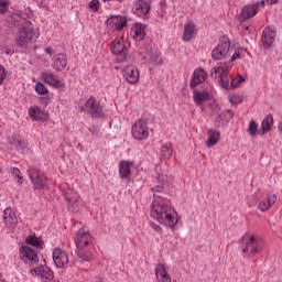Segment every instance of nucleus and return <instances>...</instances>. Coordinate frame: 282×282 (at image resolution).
<instances>
[{
	"instance_id": "f257e3e1",
	"label": "nucleus",
	"mask_w": 282,
	"mask_h": 282,
	"mask_svg": "<svg viewBox=\"0 0 282 282\" xmlns=\"http://www.w3.org/2000/svg\"><path fill=\"white\" fill-rule=\"evenodd\" d=\"M151 217L155 219L161 226H166V228H171V230H175V226H177V212L171 205V200L169 198L154 196V200L152 203Z\"/></svg>"
},
{
	"instance_id": "f03ea898",
	"label": "nucleus",
	"mask_w": 282,
	"mask_h": 282,
	"mask_svg": "<svg viewBox=\"0 0 282 282\" xmlns=\"http://www.w3.org/2000/svg\"><path fill=\"white\" fill-rule=\"evenodd\" d=\"M232 68V65L228 62H220L216 67L212 68L210 77L217 79L223 89H228L230 87V82L228 80V72Z\"/></svg>"
},
{
	"instance_id": "7ed1b4c3",
	"label": "nucleus",
	"mask_w": 282,
	"mask_h": 282,
	"mask_svg": "<svg viewBox=\"0 0 282 282\" xmlns=\"http://www.w3.org/2000/svg\"><path fill=\"white\" fill-rule=\"evenodd\" d=\"M80 111H85L88 116H90V118H105V110H102L100 102H98L94 96H90L85 101V105L80 106Z\"/></svg>"
},
{
	"instance_id": "20e7f679",
	"label": "nucleus",
	"mask_w": 282,
	"mask_h": 282,
	"mask_svg": "<svg viewBox=\"0 0 282 282\" xmlns=\"http://www.w3.org/2000/svg\"><path fill=\"white\" fill-rule=\"evenodd\" d=\"M28 175L35 191H43L47 188V178L43 175V173H41V169L29 167Z\"/></svg>"
},
{
	"instance_id": "39448f33",
	"label": "nucleus",
	"mask_w": 282,
	"mask_h": 282,
	"mask_svg": "<svg viewBox=\"0 0 282 282\" xmlns=\"http://www.w3.org/2000/svg\"><path fill=\"white\" fill-rule=\"evenodd\" d=\"M230 52V40L228 36H223L218 41V45L212 51V58L213 61H223L228 56Z\"/></svg>"
},
{
	"instance_id": "423d86ee",
	"label": "nucleus",
	"mask_w": 282,
	"mask_h": 282,
	"mask_svg": "<svg viewBox=\"0 0 282 282\" xmlns=\"http://www.w3.org/2000/svg\"><path fill=\"white\" fill-rule=\"evenodd\" d=\"M32 39H34V29L22 26L17 33L15 43L18 47H26L29 43H32Z\"/></svg>"
},
{
	"instance_id": "0eeeda50",
	"label": "nucleus",
	"mask_w": 282,
	"mask_h": 282,
	"mask_svg": "<svg viewBox=\"0 0 282 282\" xmlns=\"http://www.w3.org/2000/svg\"><path fill=\"white\" fill-rule=\"evenodd\" d=\"M20 259L26 265H36L39 263V252L28 246L20 247Z\"/></svg>"
},
{
	"instance_id": "6e6552de",
	"label": "nucleus",
	"mask_w": 282,
	"mask_h": 282,
	"mask_svg": "<svg viewBox=\"0 0 282 282\" xmlns=\"http://www.w3.org/2000/svg\"><path fill=\"white\" fill-rule=\"evenodd\" d=\"M131 133L134 140H147V138H149V127L147 126V120L139 119L135 121L132 126Z\"/></svg>"
},
{
	"instance_id": "1a4fd4ad",
	"label": "nucleus",
	"mask_w": 282,
	"mask_h": 282,
	"mask_svg": "<svg viewBox=\"0 0 282 282\" xmlns=\"http://www.w3.org/2000/svg\"><path fill=\"white\" fill-rule=\"evenodd\" d=\"M18 224L19 219H17V213H14V209L11 207L6 208L2 215L3 228H8V230H14Z\"/></svg>"
},
{
	"instance_id": "9d476101",
	"label": "nucleus",
	"mask_w": 282,
	"mask_h": 282,
	"mask_svg": "<svg viewBox=\"0 0 282 282\" xmlns=\"http://www.w3.org/2000/svg\"><path fill=\"white\" fill-rule=\"evenodd\" d=\"M75 243L77 250H82V248H89L94 241L91 235L85 228H82L75 235Z\"/></svg>"
},
{
	"instance_id": "9b49d317",
	"label": "nucleus",
	"mask_w": 282,
	"mask_h": 282,
	"mask_svg": "<svg viewBox=\"0 0 282 282\" xmlns=\"http://www.w3.org/2000/svg\"><path fill=\"white\" fill-rule=\"evenodd\" d=\"M276 41V30L272 26L264 28L261 36V43L264 50H270L271 45H274Z\"/></svg>"
},
{
	"instance_id": "f8f14e48",
	"label": "nucleus",
	"mask_w": 282,
	"mask_h": 282,
	"mask_svg": "<svg viewBox=\"0 0 282 282\" xmlns=\"http://www.w3.org/2000/svg\"><path fill=\"white\" fill-rule=\"evenodd\" d=\"M64 197L67 202L68 210L70 213H78L80 210V206L78 205V194L72 189L64 192Z\"/></svg>"
},
{
	"instance_id": "ddd939ff",
	"label": "nucleus",
	"mask_w": 282,
	"mask_h": 282,
	"mask_svg": "<svg viewBox=\"0 0 282 282\" xmlns=\"http://www.w3.org/2000/svg\"><path fill=\"white\" fill-rule=\"evenodd\" d=\"M31 274L40 276L42 281H52V279H54V272L45 264L31 269Z\"/></svg>"
},
{
	"instance_id": "4468645a",
	"label": "nucleus",
	"mask_w": 282,
	"mask_h": 282,
	"mask_svg": "<svg viewBox=\"0 0 282 282\" xmlns=\"http://www.w3.org/2000/svg\"><path fill=\"white\" fill-rule=\"evenodd\" d=\"M242 252L243 254H247V257H254V254H259V252H261L259 240H257L254 236H251L246 242V247L242 249Z\"/></svg>"
},
{
	"instance_id": "2eb2a0df",
	"label": "nucleus",
	"mask_w": 282,
	"mask_h": 282,
	"mask_svg": "<svg viewBox=\"0 0 282 282\" xmlns=\"http://www.w3.org/2000/svg\"><path fill=\"white\" fill-rule=\"evenodd\" d=\"M91 259H93V254L89 248H82L75 251L74 261L78 265H83V263H89Z\"/></svg>"
},
{
	"instance_id": "dca6fc26",
	"label": "nucleus",
	"mask_w": 282,
	"mask_h": 282,
	"mask_svg": "<svg viewBox=\"0 0 282 282\" xmlns=\"http://www.w3.org/2000/svg\"><path fill=\"white\" fill-rule=\"evenodd\" d=\"M235 116V112L232 110H223L216 118L214 127L215 129H221V127H226L230 120H232V117Z\"/></svg>"
},
{
	"instance_id": "f3484780",
	"label": "nucleus",
	"mask_w": 282,
	"mask_h": 282,
	"mask_svg": "<svg viewBox=\"0 0 282 282\" xmlns=\"http://www.w3.org/2000/svg\"><path fill=\"white\" fill-rule=\"evenodd\" d=\"M53 261L56 268H65L69 263V257L62 249L55 248L53 250Z\"/></svg>"
},
{
	"instance_id": "a211bd4d",
	"label": "nucleus",
	"mask_w": 282,
	"mask_h": 282,
	"mask_svg": "<svg viewBox=\"0 0 282 282\" xmlns=\"http://www.w3.org/2000/svg\"><path fill=\"white\" fill-rule=\"evenodd\" d=\"M106 23L111 30H122L127 26V18L122 15H111L107 19Z\"/></svg>"
},
{
	"instance_id": "6ab92c4d",
	"label": "nucleus",
	"mask_w": 282,
	"mask_h": 282,
	"mask_svg": "<svg viewBox=\"0 0 282 282\" xmlns=\"http://www.w3.org/2000/svg\"><path fill=\"white\" fill-rule=\"evenodd\" d=\"M207 78H208V73H206L204 68L195 69L193 73L192 80L189 83L191 89H195L197 85H202L203 83H206Z\"/></svg>"
},
{
	"instance_id": "aec40b11",
	"label": "nucleus",
	"mask_w": 282,
	"mask_h": 282,
	"mask_svg": "<svg viewBox=\"0 0 282 282\" xmlns=\"http://www.w3.org/2000/svg\"><path fill=\"white\" fill-rule=\"evenodd\" d=\"M151 4L144 0H137L133 3L132 12L137 14V17H147V13L150 12Z\"/></svg>"
},
{
	"instance_id": "412c9836",
	"label": "nucleus",
	"mask_w": 282,
	"mask_h": 282,
	"mask_svg": "<svg viewBox=\"0 0 282 282\" xmlns=\"http://www.w3.org/2000/svg\"><path fill=\"white\" fill-rule=\"evenodd\" d=\"M123 77L129 85H135L140 80V72L135 66H128L124 68Z\"/></svg>"
},
{
	"instance_id": "4be33fe9",
	"label": "nucleus",
	"mask_w": 282,
	"mask_h": 282,
	"mask_svg": "<svg viewBox=\"0 0 282 282\" xmlns=\"http://www.w3.org/2000/svg\"><path fill=\"white\" fill-rule=\"evenodd\" d=\"M257 12H259V10L257 9V4H248L242 8L239 15V21H248V19L257 17Z\"/></svg>"
},
{
	"instance_id": "5701e85b",
	"label": "nucleus",
	"mask_w": 282,
	"mask_h": 282,
	"mask_svg": "<svg viewBox=\"0 0 282 282\" xmlns=\"http://www.w3.org/2000/svg\"><path fill=\"white\" fill-rule=\"evenodd\" d=\"M144 30H145L144 24L135 23L132 25L130 30V34L135 41H144L147 36V32H144Z\"/></svg>"
},
{
	"instance_id": "b1692460",
	"label": "nucleus",
	"mask_w": 282,
	"mask_h": 282,
	"mask_svg": "<svg viewBox=\"0 0 282 282\" xmlns=\"http://www.w3.org/2000/svg\"><path fill=\"white\" fill-rule=\"evenodd\" d=\"M274 124V117L272 115H267L261 122V129L258 131L259 135H265L272 131V126Z\"/></svg>"
},
{
	"instance_id": "393cba45",
	"label": "nucleus",
	"mask_w": 282,
	"mask_h": 282,
	"mask_svg": "<svg viewBox=\"0 0 282 282\" xmlns=\"http://www.w3.org/2000/svg\"><path fill=\"white\" fill-rule=\"evenodd\" d=\"M131 161H120L119 162V176L121 180H129L131 177Z\"/></svg>"
},
{
	"instance_id": "a878e982",
	"label": "nucleus",
	"mask_w": 282,
	"mask_h": 282,
	"mask_svg": "<svg viewBox=\"0 0 282 282\" xmlns=\"http://www.w3.org/2000/svg\"><path fill=\"white\" fill-rule=\"evenodd\" d=\"M52 67H54L56 72H63V69L67 67V55L63 53L57 54L53 61Z\"/></svg>"
},
{
	"instance_id": "bb28decb",
	"label": "nucleus",
	"mask_w": 282,
	"mask_h": 282,
	"mask_svg": "<svg viewBox=\"0 0 282 282\" xmlns=\"http://www.w3.org/2000/svg\"><path fill=\"white\" fill-rule=\"evenodd\" d=\"M155 276L159 282H171V275L166 272V268L162 263L156 264Z\"/></svg>"
},
{
	"instance_id": "cd10ccee",
	"label": "nucleus",
	"mask_w": 282,
	"mask_h": 282,
	"mask_svg": "<svg viewBox=\"0 0 282 282\" xmlns=\"http://www.w3.org/2000/svg\"><path fill=\"white\" fill-rule=\"evenodd\" d=\"M208 139L206 141V147L210 149V147H215L219 142V138L221 137V133L215 129L207 130Z\"/></svg>"
},
{
	"instance_id": "c85d7f7f",
	"label": "nucleus",
	"mask_w": 282,
	"mask_h": 282,
	"mask_svg": "<svg viewBox=\"0 0 282 282\" xmlns=\"http://www.w3.org/2000/svg\"><path fill=\"white\" fill-rule=\"evenodd\" d=\"M273 204H276V194H273L268 198L262 199L259 203V209L261 210V213H265V210H270V208H272Z\"/></svg>"
},
{
	"instance_id": "c756f323",
	"label": "nucleus",
	"mask_w": 282,
	"mask_h": 282,
	"mask_svg": "<svg viewBox=\"0 0 282 282\" xmlns=\"http://www.w3.org/2000/svg\"><path fill=\"white\" fill-rule=\"evenodd\" d=\"M29 116L39 122H43V120H45V111L41 110L37 106L29 108Z\"/></svg>"
},
{
	"instance_id": "7c9ffc66",
	"label": "nucleus",
	"mask_w": 282,
	"mask_h": 282,
	"mask_svg": "<svg viewBox=\"0 0 282 282\" xmlns=\"http://www.w3.org/2000/svg\"><path fill=\"white\" fill-rule=\"evenodd\" d=\"M110 50L112 54H124V50H127V46L124 45L123 40H115L110 46Z\"/></svg>"
},
{
	"instance_id": "2f4dec72",
	"label": "nucleus",
	"mask_w": 282,
	"mask_h": 282,
	"mask_svg": "<svg viewBox=\"0 0 282 282\" xmlns=\"http://www.w3.org/2000/svg\"><path fill=\"white\" fill-rule=\"evenodd\" d=\"M195 34V24L194 23H187L184 25V32H183V41L188 42L193 39Z\"/></svg>"
},
{
	"instance_id": "473e14b6",
	"label": "nucleus",
	"mask_w": 282,
	"mask_h": 282,
	"mask_svg": "<svg viewBox=\"0 0 282 282\" xmlns=\"http://www.w3.org/2000/svg\"><path fill=\"white\" fill-rule=\"evenodd\" d=\"M209 94L207 91H197L194 90V102L199 107L202 104L206 102L209 98Z\"/></svg>"
},
{
	"instance_id": "72a5a7b5",
	"label": "nucleus",
	"mask_w": 282,
	"mask_h": 282,
	"mask_svg": "<svg viewBox=\"0 0 282 282\" xmlns=\"http://www.w3.org/2000/svg\"><path fill=\"white\" fill-rule=\"evenodd\" d=\"M145 61H148L150 65H160L162 63V58L160 57V53L158 51L148 53Z\"/></svg>"
},
{
	"instance_id": "f704fd0d",
	"label": "nucleus",
	"mask_w": 282,
	"mask_h": 282,
	"mask_svg": "<svg viewBox=\"0 0 282 282\" xmlns=\"http://www.w3.org/2000/svg\"><path fill=\"white\" fill-rule=\"evenodd\" d=\"M171 155H173V149L171 148V143H166L165 145H162L160 158L161 160H170Z\"/></svg>"
},
{
	"instance_id": "c9c22d12",
	"label": "nucleus",
	"mask_w": 282,
	"mask_h": 282,
	"mask_svg": "<svg viewBox=\"0 0 282 282\" xmlns=\"http://www.w3.org/2000/svg\"><path fill=\"white\" fill-rule=\"evenodd\" d=\"M41 78L42 80H44V83H46V85H50L52 87L57 77L56 75H54V73L43 72L41 73Z\"/></svg>"
},
{
	"instance_id": "e433bc0d",
	"label": "nucleus",
	"mask_w": 282,
	"mask_h": 282,
	"mask_svg": "<svg viewBox=\"0 0 282 282\" xmlns=\"http://www.w3.org/2000/svg\"><path fill=\"white\" fill-rule=\"evenodd\" d=\"M25 243L28 246H33V248H41V240L34 234L26 237Z\"/></svg>"
},
{
	"instance_id": "4c0bfd02",
	"label": "nucleus",
	"mask_w": 282,
	"mask_h": 282,
	"mask_svg": "<svg viewBox=\"0 0 282 282\" xmlns=\"http://www.w3.org/2000/svg\"><path fill=\"white\" fill-rule=\"evenodd\" d=\"M247 132L249 133V135H250L251 138H253V135H257V132H259V127L257 126V121L251 120V121L249 122Z\"/></svg>"
},
{
	"instance_id": "58836bf2",
	"label": "nucleus",
	"mask_w": 282,
	"mask_h": 282,
	"mask_svg": "<svg viewBox=\"0 0 282 282\" xmlns=\"http://www.w3.org/2000/svg\"><path fill=\"white\" fill-rule=\"evenodd\" d=\"M243 52H246L243 48H236L234 55L229 58V62H227V65H232L231 63L241 58V56H243Z\"/></svg>"
},
{
	"instance_id": "ea45409f",
	"label": "nucleus",
	"mask_w": 282,
	"mask_h": 282,
	"mask_svg": "<svg viewBox=\"0 0 282 282\" xmlns=\"http://www.w3.org/2000/svg\"><path fill=\"white\" fill-rule=\"evenodd\" d=\"M35 91L40 96H45V94H48L47 87L43 85V83H36L35 84Z\"/></svg>"
},
{
	"instance_id": "a19ab883",
	"label": "nucleus",
	"mask_w": 282,
	"mask_h": 282,
	"mask_svg": "<svg viewBox=\"0 0 282 282\" xmlns=\"http://www.w3.org/2000/svg\"><path fill=\"white\" fill-rule=\"evenodd\" d=\"M10 173L13 175V177L18 178V182L20 184H23V176L21 175V170H19L18 167H11Z\"/></svg>"
},
{
	"instance_id": "79ce46f5",
	"label": "nucleus",
	"mask_w": 282,
	"mask_h": 282,
	"mask_svg": "<svg viewBox=\"0 0 282 282\" xmlns=\"http://www.w3.org/2000/svg\"><path fill=\"white\" fill-rule=\"evenodd\" d=\"M229 102H231V105H239L243 102V97H241L240 95H231L229 98Z\"/></svg>"
},
{
	"instance_id": "37998d69",
	"label": "nucleus",
	"mask_w": 282,
	"mask_h": 282,
	"mask_svg": "<svg viewBox=\"0 0 282 282\" xmlns=\"http://www.w3.org/2000/svg\"><path fill=\"white\" fill-rule=\"evenodd\" d=\"M9 144H11V147H14V149H21V140L14 138V137H10L9 138Z\"/></svg>"
},
{
	"instance_id": "c03bdc74",
	"label": "nucleus",
	"mask_w": 282,
	"mask_h": 282,
	"mask_svg": "<svg viewBox=\"0 0 282 282\" xmlns=\"http://www.w3.org/2000/svg\"><path fill=\"white\" fill-rule=\"evenodd\" d=\"M10 8V2L8 0H0V12L3 14V12H8V9Z\"/></svg>"
},
{
	"instance_id": "a18cd8bd",
	"label": "nucleus",
	"mask_w": 282,
	"mask_h": 282,
	"mask_svg": "<svg viewBox=\"0 0 282 282\" xmlns=\"http://www.w3.org/2000/svg\"><path fill=\"white\" fill-rule=\"evenodd\" d=\"M89 8L90 10H93V12H98L99 8H100V1L98 0H91L89 2Z\"/></svg>"
},
{
	"instance_id": "49530a36",
	"label": "nucleus",
	"mask_w": 282,
	"mask_h": 282,
	"mask_svg": "<svg viewBox=\"0 0 282 282\" xmlns=\"http://www.w3.org/2000/svg\"><path fill=\"white\" fill-rule=\"evenodd\" d=\"M51 87H55V89H63V87H65V83L61 82L57 77Z\"/></svg>"
},
{
	"instance_id": "de8ad7c7",
	"label": "nucleus",
	"mask_w": 282,
	"mask_h": 282,
	"mask_svg": "<svg viewBox=\"0 0 282 282\" xmlns=\"http://www.w3.org/2000/svg\"><path fill=\"white\" fill-rule=\"evenodd\" d=\"M4 80H6V68H3L2 65H0V85H3Z\"/></svg>"
},
{
	"instance_id": "09e8293b",
	"label": "nucleus",
	"mask_w": 282,
	"mask_h": 282,
	"mask_svg": "<svg viewBox=\"0 0 282 282\" xmlns=\"http://www.w3.org/2000/svg\"><path fill=\"white\" fill-rule=\"evenodd\" d=\"M239 85H241V83L239 82V79H237V77L234 78V79L231 80V83H230V87H231L232 89H236V87H239Z\"/></svg>"
},
{
	"instance_id": "8fccbe9b",
	"label": "nucleus",
	"mask_w": 282,
	"mask_h": 282,
	"mask_svg": "<svg viewBox=\"0 0 282 282\" xmlns=\"http://www.w3.org/2000/svg\"><path fill=\"white\" fill-rule=\"evenodd\" d=\"M150 226L155 232H162V227H160V225L151 223Z\"/></svg>"
},
{
	"instance_id": "3c124183",
	"label": "nucleus",
	"mask_w": 282,
	"mask_h": 282,
	"mask_svg": "<svg viewBox=\"0 0 282 282\" xmlns=\"http://www.w3.org/2000/svg\"><path fill=\"white\" fill-rule=\"evenodd\" d=\"M3 54H7V56H12L14 54V51L10 50L8 46L2 47Z\"/></svg>"
},
{
	"instance_id": "603ef678",
	"label": "nucleus",
	"mask_w": 282,
	"mask_h": 282,
	"mask_svg": "<svg viewBox=\"0 0 282 282\" xmlns=\"http://www.w3.org/2000/svg\"><path fill=\"white\" fill-rule=\"evenodd\" d=\"M153 193H162V191H164V186L163 185H156L154 187H152Z\"/></svg>"
},
{
	"instance_id": "864d4df0",
	"label": "nucleus",
	"mask_w": 282,
	"mask_h": 282,
	"mask_svg": "<svg viewBox=\"0 0 282 282\" xmlns=\"http://www.w3.org/2000/svg\"><path fill=\"white\" fill-rule=\"evenodd\" d=\"M265 3H268V1L261 0L260 2L254 3V6H257V10H259V6H262V8H265Z\"/></svg>"
},
{
	"instance_id": "5fc2aeb1",
	"label": "nucleus",
	"mask_w": 282,
	"mask_h": 282,
	"mask_svg": "<svg viewBox=\"0 0 282 282\" xmlns=\"http://www.w3.org/2000/svg\"><path fill=\"white\" fill-rule=\"evenodd\" d=\"M45 54H48L50 56L54 55V51H52V47H46L45 48Z\"/></svg>"
},
{
	"instance_id": "6e6d98bb",
	"label": "nucleus",
	"mask_w": 282,
	"mask_h": 282,
	"mask_svg": "<svg viewBox=\"0 0 282 282\" xmlns=\"http://www.w3.org/2000/svg\"><path fill=\"white\" fill-rule=\"evenodd\" d=\"M267 3H270V6H274L276 3H279V0H265Z\"/></svg>"
},
{
	"instance_id": "4d7b16f0",
	"label": "nucleus",
	"mask_w": 282,
	"mask_h": 282,
	"mask_svg": "<svg viewBox=\"0 0 282 282\" xmlns=\"http://www.w3.org/2000/svg\"><path fill=\"white\" fill-rule=\"evenodd\" d=\"M236 78H237L238 82H240V83H246V78H243V76H241V75H238Z\"/></svg>"
},
{
	"instance_id": "13d9d810",
	"label": "nucleus",
	"mask_w": 282,
	"mask_h": 282,
	"mask_svg": "<svg viewBox=\"0 0 282 282\" xmlns=\"http://www.w3.org/2000/svg\"><path fill=\"white\" fill-rule=\"evenodd\" d=\"M247 32H252V30L250 29V26H246V28H245L243 34H246Z\"/></svg>"
},
{
	"instance_id": "bf43d9fd",
	"label": "nucleus",
	"mask_w": 282,
	"mask_h": 282,
	"mask_svg": "<svg viewBox=\"0 0 282 282\" xmlns=\"http://www.w3.org/2000/svg\"><path fill=\"white\" fill-rule=\"evenodd\" d=\"M278 131H279L280 133H282V123H279V124H278Z\"/></svg>"
},
{
	"instance_id": "052dcab7",
	"label": "nucleus",
	"mask_w": 282,
	"mask_h": 282,
	"mask_svg": "<svg viewBox=\"0 0 282 282\" xmlns=\"http://www.w3.org/2000/svg\"><path fill=\"white\" fill-rule=\"evenodd\" d=\"M110 1H118V3H122L124 0H110Z\"/></svg>"
},
{
	"instance_id": "680f3d73",
	"label": "nucleus",
	"mask_w": 282,
	"mask_h": 282,
	"mask_svg": "<svg viewBox=\"0 0 282 282\" xmlns=\"http://www.w3.org/2000/svg\"><path fill=\"white\" fill-rule=\"evenodd\" d=\"M104 1V3H107V2H109V1H111V0H102Z\"/></svg>"
}]
</instances>
